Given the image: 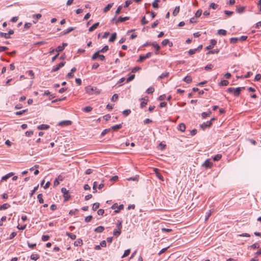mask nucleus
Segmentation results:
<instances>
[{
	"label": "nucleus",
	"mask_w": 261,
	"mask_h": 261,
	"mask_svg": "<svg viewBox=\"0 0 261 261\" xmlns=\"http://www.w3.org/2000/svg\"><path fill=\"white\" fill-rule=\"evenodd\" d=\"M152 55V53L151 52H149L145 55H140L139 59L138 60V62H142L145 59L150 58Z\"/></svg>",
	"instance_id": "obj_1"
},
{
	"label": "nucleus",
	"mask_w": 261,
	"mask_h": 261,
	"mask_svg": "<svg viewBox=\"0 0 261 261\" xmlns=\"http://www.w3.org/2000/svg\"><path fill=\"white\" fill-rule=\"evenodd\" d=\"M66 62H61L59 64H57L56 66L54 67V68L52 69L51 72H54L57 71L58 70L60 69L61 67H63Z\"/></svg>",
	"instance_id": "obj_2"
},
{
	"label": "nucleus",
	"mask_w": 261,
	"mask_h": 261,
	"mask_svg": "<svg viewBox=\"0 0 261 261\" xmlns=\"http://www.w3.org/2000/svg\"><path fill=\"white\" fill-rule=\"evenodd\" d=\"M96 90H97L96 87H91L90 86H88L85 88L86 93L89 94H92Z\"/></svg>",
	"instance_id": "obj_3"
},
{
	"label": "nucleus",
	"mask_w": 261,
	"mask_h": 261,
	"mask_svg": "<svg viewBox=\"0 0 261 261\" xmlns=\"http://www.w3.org/2000/svg\"><path fill=\"white\" fill-rule=\"evenodd\" d=\"M212 125V122H211V121H207V122L200 124V126L203 130H204L207 127H210Z\"/></svg>",
	"instance_id": "obj_4"
},
{
	"label": "nucleus",
	"mask_w": 261,
	"mask_h": 261,
	"mask_svg": "<svg viewBox=\"0 0 261 261\" xmlns=\"http://www.w3.org/2000/svg\"><path fill=\"white\" fill-rule=\"evenodd\" d=\"M72 123L71 121L70 120H64L60 122L58 124V125L61 126H65L71 125Z\"/></svg>",
	"instance_id": "obj_5"
},
{
	"label": "nucleus",
	"mask_w": 261,
	"mask_h": 261,
	"mask_svg": "<svg viewBox=\"0 0 261 261\" xmlns=\"http://www.w3.org/2000/svg\"><path fill=\"white\" fill-rule=\"evenodd\" d=\"M216 43H217V41L216 40L211 39L210 41V45L206 46L205 49H207V50H210V49H212L214 47V46L216 45Z\"/></svg>",
	"instance_id": "obj_6"
},
{
	"label": "nucleus",
	"mask_w": 261,
	"mask_h": 261,
	"mask_svg": "<svg viewBox=\"0 0 261 261\" xmlns=\"http://www.w3.org/2000/svg\"><path fill=\"white\" fill-rule=\"evenodd\" d=\"M148 201L146 203V206L150 208H153V203H155L154 198H152L151 199H149V198H147Z\"/></svg>",
	"instance_id": "obj_7"
},
{
	"label": "nucleus",
	"mask_w": 261,
	"mask_h": 261,
	"mask_svg": "<svg viewBox=\"0 0 261 261\" xmlns=\"http://www.w3.org/2000/svg\"><path fill=\"white\" fill-rule=\"evenodd\" d=\"M213 165V163L211 162L209 159H207L202 164V166L206 168H211Z\"/></svg>",
	"instance_id": "obj_8"
},
{
	"label": "nucleus",
	"mask_w": 261,
	"mask_h": 261,
	"mask_svg": "<svg viewBox=\"0 0 261 261\" xmlns=\"http://www.w3.org/2000/svg\"><path fill=\"white\" fill-rule=\"evenodd\" d=\"M74 29L75 28H73V27L68 28L67 30H64V31L62 32L61 33L60 35L61 36L65 35L70 33L72 31H73L74 30Z\"/></svg>",
	"instance_id": "obj_9"
},
{
	"label": "nucleus",
	"mask_w": 261,
	"mask_h": 261,
	"mask_svg": "<svg viewBox=\"0 0 261 261\" xmlns=\"http://www.w3.org/2000/svg\"><path fill=\"white\" fill-rule=\"evenodd\" d=\"M37 128L38 130H46L49 128V125L47 124H43L38 125Z\"/></svg>",
	"instance_id": "obj_10"
},
{
	"label": "nucleus",
	"mask_w": 261,
	"mask_h": 261,
	"mask_svg": "<svg viewBox=\"0 0 261 261\" xmlns=\"http://www.w3.org/2000/svg\"><path fill=\"white\" fill-rule=\"evenodd\" d=\"M42 15L41 14H34L33 15V18L34 19L33 20V23H36L38 21V20L40 19Z\"/></svg>",
	"instance_id": "obj_11"
},
{
	"label": "nucleus",
	"mask_w": 261,
	"mask_h": 261,
	"mask_svg": "<svg viewBox=\"0 0 261 261\" xmlns=\"http://www.w3.org/2000/svg\"><path fill=\"white\" fill-rule=\"evenodd\" d=\"M129 19V17H127V16H126V17H122L121 16H120L117 21H116V23H117L118 22H124L125 21H126L127 20H128Z\"/></svg>",
	"instance_id": "obj_12"
},
{
	"label": "nucleus",
	"mask_w": 261,
	"mask_h": 261,
	"mask_svg": "<svg viewBox=\"0 0 261 261\" xmlns=\"http://www.w3.org/2000/svg\"><path fill=\"white\" fill-rule=\"evenodd\" d=\"M99 24V22L95 23L91 27L89 28V31L90 32L93 31L94 30H95L98 27Z\"/></svg>",
	"instance_id": "obj_13"
},
{
	"label": "nucleus",
	"mask_w": 261,
	"mask_h": 261,
	"mask_svg": "<svg viewBox=\"0 0 261 261\" xmlns=\"http://www.w3.org/2000/svg\"><path fill=\"white\" fill-rule=\"evenodd\" d=\"M99 54H100V51L99 50H98L92 56L91 60L93 61H95V60H97V59L99 57V55H100Z\"/></svg>",
	"instance_id": "obj_14"
},
{
	"label": "nucleus",
	"mask_w": 261,
	"mask_h": 261,
	"mask_svg": "<svg viewBox=\"0 0 261 261\" xmlns=\"http://www.w3.org/2000/svg\"><path fill=\"white\" fill-rule=\"evenodd\" d=\"M178 130L181 132H184L186 129V125L184 123H181L178 125Z\"/></svg>",
	"instance_id": "obj_15"
},
{
	"label": "nucleus",
	"mask_w": 261,
	"mask_h": 261,
	"mask_svg": "<svg viewBox=\"0 0 261 261\" xmlns=\"http://www.w3.org/2000/svg\"><path fill=\"white\" fill-rule=\"evenodd\" d=\"M83 245V240L81 239H77L74 243L75 246H81Z\"/></svg>",
	"instance_id": "obj_16"
},
{
	"label": "nucleus",
	"mask_w": 261,
	"mask_h": 261,
	"mask_svg": "<svg viewBox=\"0 0 261 261\" xmlns=\"http://www.w3.org/2000/svg\"><path fill=\"white\" fill-rule=\"evenodd\" d=\"M213 211H214V210L211 209V210H210L207 212H206L205 213V221H206L208 219L209 217L211 216Z\"/></svg>",
	"instance_id": "obj_17"
},
{
	"label": "nucleus",
	"mask_w": 261,
	"mask_h": 261,
	"mask_svg": "<svg viewBox=\"0 0 261 261\" xmlns=\"http://www.w3.org/2000/svg\"><path fill=\"white\" fill-rule=\"evenodd\" d=\"M114 3H110L104 9H103V12L107 13L108 12L110 9L112 7Z\"/></svg>",
	"instance_id": "obj_18"
},
{
	"label": "nucleus",
	"mask_w": 261,
	"mask_h": 261,
	"mask_svg": "<svg viewBox=\"0 0 261 261\" xmlns=\"http://www.w3.org/2000/svg\"><path fill=\"white\" fill-rule=\"evenodd\" d=\"M66 235L67 236H68V237H69L72 240H75L76 238V236L75 234L70 233V232H66Z\"/></svg>",
	"instance_id": "obj_19"
},
{
	"label": "nucleus",
	"mask_w": 261,
	"mask_h": 261,
	"mask_svg": "<svg viewBox=\"0 0 261 261\" xmlns=\"http://www.w3.org/2000/svg\"><path fill=\"white\" fill-rule=\"evenodd\" d=\"M151 45L156 49L155 54H157L158 53V51L160 49V45L155 42H152L151 43Z\"/></svg>",
	"instance_id": "obj_20"
},
{
	"label": "nucleus",
	"mask_w": 261,
	"mask_h": 261,
	"mask_svg": "<svg viewBox=\"0 0 261 261\" xmlns=\"http://www.w3.org/2000/svg\"><path fill=\"white\" fill-rule=\"evenodd\" d=\"M162 44L164 46H166L168 44H169V46H172V42H170L169 39H164L162 42Z\"/></svg>",
	"instance_id": "obj_21"
},
{
	"label": "nucleus",
	"mask_w": 261,
	"mask_h": 261,
	"mask_svg": "<svg viewBox=\"0 0 261 261\" xmlns=\"http://www.w3.org/2000/svg\"><path fill=\"white\" fill-rule=\"evenodd\" d=\"M104 229L105 228L103 226H99L94 229V231H95L96 232L99 233L102 232L104 230Z\"/></svg>",
	"instance_id": "obj_22"
},
{
	"label": "nucleus",
	"mask_w": 261,
	"mask_h": 261,
	"mask_svg": "<svg viewBox=\"0 0 261 261\" xmlns=\"http://www.w3.org/2000/svg\"><path fill=\"white\" fill-rule=\"evenodd\" d=\"M240 93H241V91H240V88H237L236 89L234 88L233 95L234 96H236V97L239 96L240 94Z\"/></svg>",
	"instance_id": "obj_23"
},
{
	"label": "nucleus",
	"mask_w": 261,
	"mask_h": 261,
	"mask_svg": "<svg viewBox=\"0 0 261 261\" xmlns=\"http://www.w3.org/2000/svg\"><path fill=\"white\" fill-rule=\"evenodd\" d=\"M10 206V205L8 203H4L2 205H0V211L6 210Z\"/></svg>",
	"instance_id": "obj_24"
},
{
	"label": "nucleus",
	"mask_w": 261,
	"mask_h": 261,
	"mask_svg": "<svg viewBox=\"0 0 261 261\" xmlns=\"http://www.w3.org/2000/svg\"><path fill=\"white\" fill-rule=\"evenodd\" d=\"M116 37H117V34L116 33H114L112 34L111 36L110 37V38H109V42H114L116 39Z\"/></svg>",
	"instance_id": "obj_25"
},
{
	"label": "nucleus",
	"mask_w": 261,
	"mask_h": 261,
	"mask_svg": "<svg viewBox=\"0 0 261 261\" xmlns=\"http://www.w3.org/2000/svg\"><path fill=\"white\" fill-rule=\"evenodd\" d=\"M123 208H124L123 204H120L119 205H118L117 209L115 210L114 211V213L115 214L118 213H119L120 211L123 209Z\"/></svg>",
	"instance_id": "obj_26"
},
{
	"label": "nucleus",
	"mask_w": 261,
	"mask_h": 261,
	"mask_svg": "<svg viewBox=\"0 0 261 261\" xmlns=\"http://www.w3.org/2000/svg\"><path fill=\"white\" fill-rule=\"evenodd\" d=\"M122 127V124H116L112 126V129L115 131L117 130Z\"/></svg>",
	"instance_id": "obj_27"
},
{
	"label": "nucleus",
	"mask_w": 261,
	"mask_h": 261,
	"mask_svg": "<svg viewBox=\"0 0 261 261\" xmlns=\"http://www.w3.org/2000/svg\"><path fill=\"white\" fill-rule=\"evenodd\" d=\"M121 9H122V6H118V7L117 8V10H116V11L115 12V16L113 18V20H114L116 18V16L117 15H118L120 13V11H121Z\"/></svg>",
	"instance_id": "obj_28"
},
{
	"label": "nucleus",
	"mask_w": 261,
	"mask_h": 261,
	"mask_svg": "<svg viewBox=\"0 0 261 261\" xmlns=\"http://www.w3.org/2000/svg\"><path fill=\"white\" fill-rule=\"evenodd\" d=\"M184 81L186 82L187 83H190L192 82V77L191 76L187 75L184 79Z\"/></svg>",
	"instance_id": "obj_29"
},
{
	"label": "nucleus",
	"mask_w": 261,
	"mask_h": 261,
	"mask_svg": "<svg viewBox=\"0 0 261 261\" xmlns=\"http://www.w3.org/2000/svg\"><path fill=\"white\" fill-rule=\"evenodd\" d=\"M179 6H176L174 9L172 14L174 16H176L178 14V13H179Z\"/></svg>",
	"instance_id": "obj_30"
},
{
	"label": "nucleus",
	"mask_w": 261,
	"mask_h": 261,
	"mask_svg": "<svg viewBox=\"0 0 261 261\" xmlns=\"http://www.w3.org/2000/svg\"><path fill=\"white\" fill-rule=\"evenodd\" d=\"M219 49H215L213 50H209L207 53H206V54H218L219 52Z\"/></svg>",
	"instance_id": "obj_31"
},
{
	"label": "nucleus",
	"mask_w": 261,
	"mask_h": 261,
	"mask_svg": "<svg viewBox=\"0 0 261 261\" xmlns=\"http://www.w3.org/2000/svg\"><path fill=\"white\" fill-rule=\"evenodd\" d=\"M121 233V230L115 229L113 231V234H114V236H115L116 237H118L119 235H120Z\"/></svg>",
	"instance_id": "obj_32"
},
{
	"label": "nucleus",
	"mask_w": 261,
	"mask_h": 261,
	"mask_svg": "<svg viewBox=\"0 0 261 261\" xmlns=\"http://www.w3.org/2000/svg\"><path fill=\"white\" fill-rule=\"evenodd\" d=\"M160 2V0H154L152 3V7L154 8L157 9L159 8L158 3Z\"/></svg>",
	"instance_id": "obj_33"
},
{
	"label": "nucleus",
	"mask_w": 261,
	"mask_h": 261,
	"mask_svg": "<svg viewBox=\"0 0 261 261\" xmlns=\"http://www.w3.org/2000/svg\"><path fill=\"white\" fill-rule=\"evenodd\" d=\"M0 36L6 39L10 38V36H9L8 34L6 33L0 32Z\"/></svg>",
	"instance_id": "obj_34"
},
{
	"label": "nucleus",
	"mask_w": 261,
	"mask_h": 261,
	"mask_svg": "<svg viewBox=\"0 0 261 261\" xmlns=\"http://www.w3.org/2000/svg\"><path fill=\"white\" fill-rule=\"evenodd\" d=\"M39 258V255L37 254H33L31 256V259L34 260H37Z\"/></svg>",
	"instance_id": "obj_35"
},
{
	"label": "nucleus",
	"mask_w": 261,
	"mask_h": 261,
	"mask_svg": "<svg viewBox=\"0 0 261 261\" xmlns=\"http://www.w3.org/2000/svg\"><path fill=\"white\" fill-rule=\"evenodd\" d=\"M169 75L168 72H163L161 75L159 76V79H163L166 77H167Z\"/></svg>",
	"instance_id": "obj_36"
},
{
	"label": "nucleus",
	"mask_w": 261,
	"mask_h": 261,
	"mask_svg": "<svg viewBox=\"0 0 261 261\" xmlns=\"http://www.w3.org/2000/svg\"><path fill=\"white\" fill-rule=\"evenodd\" d=\"M218 34L220 35L225 36L226 35V31L223 29L219 30L218 31Z\"/></svg>",
	"instance_id": "obj_37"
},
{
	"label": "nucleus",
	"mask_w": 261,
	"mask_h": 261,
	"mask_svg": "<svg viewBox=\"0 0 261 261\" xmlns=\"http://www.w3.org/2000/svg\"><path fill=\"white\" fill-rule=\"evenodd\" d=\"M211 114V112L210 111L208 112H203L201 114V116L203 118H205L207 117H208Z\"/></svg>",
	"instance_id": "obj_38"
},
{
	"label": "nucleus",
	"mask_w": 261,
	"mask_h": 261,
	"mask_svg": "<svg viewBox=\"0 0 261 261\" xmlns=\"http://www.w3.org/2000/svg\"><path fill=\"white\" fill-rule=\"evenodd\" d=\"M229 82L227 80H222L220 83L219 85L223 86H226L228 85Z\"/></svg>",
	"instance_id": "obj_39"
},
{
	"label": "nucleus",
	"mask_w": 261,
	"mask_h": 261,
	"mask_svg": "<svg viewBox=\"0 0 261 261\" xmlns=\"http://www.w3.org/2000/svg\"><path fill=\"white\" fill-rule=\"evenodd\" d=\"M221 157H222L221 154H218L214 156V157L213 158V160L214 161H218L219 160H220L221 159Z\"/></svg>",
	"instance_id": "obj_40"
},
{
	"label": "nucleus",
	"mask_w": 261,
	"mask_h": 261,
	"mask_svg": "<svg viewBox=\"0 0 261 261\" xmlns=\"http://www.w3.org/2000/svg\"><path fill=\"white\" fill-rule=\"evenodd\" d=\"M138 179H139V176L138 175H136L134 177H129V178H127V180L138 181Z\"/></svg>",
	"instance_id": "obj_41"
},
{
	"label": "nucleus",
	"mask_w": 261,
	"mask_h": 261,
	"mask_svg": "<svg viewBox=\"0 0 261 261\" xmlns=\"http://www.w3.org/2000/svg\"><path fill=\"white\" fill-rule=\"evenodd\" d=\"M214 67V65L212 64H208L204 67L205 70H211Z\"/></svg>",
	"instance_id": "obj_42"
},
{
	"label": "nucleus",
	"mask_w": 261,
	"mask_h": 261,
	"mask_svg": "<svg viewBox=\"0 0 261 261\" xmlns=\"http://www.w3.org/2000/svg\"><path fill=\"white\" fill-rule=\"evenodd\" d=\"M109 50V46L108 45H105L102 49L99 50L100 53H104Z\"/></svg>",
	"instance_id": "obj_43"
},
{
	"label": "nucleus",
	"mask_w": 261,
	"mask_h": 261,
	"mask_svg": "<svg viewBox=\"0 0 261 261\" xmlns=\"http://www.w3.org/2000/svg\"><path fill=\"white\" fill-rule=\"evenodd\" d=\"M130 113H131V111H130V110H129V109H127V110H124V111H123L122 112V114H123V115H124V116H127L129 115L130 114Z\"/></svg>",
	"instance_id": "obj_44"
},
{
	"label": "nucleus",
	"mask_w": 261,
	"mask_h": 261,
	"mask_svg": "<svg viewBox=\"0 0 261 261\" xmlns=\"http://www.w3.org/2000/svg\"><path fill=\"white\" fill-rule=\"evenodd\" d=\"M244 9L245 8L244 7H237V12L239 13H241L244 12Z\"/></svg>",
	"instance_id": "obj_45"
},
{
	"label": "nucleus",
	"mask_w": 261,
	"mask_h": 261,
	"mask_svg": "<svg viewBox=\"0 0 261 261\" xmlns=\"http://www.w3.org/2000/svg\"><path fill=\"white\" fill-rule=\"evenodd\" d=\"M93 219V217L91 215H89L88 216H87L85 218V221L87 223L88 222H90L92 219Z\"/></svg>",
	"instance_id": "obj_46"
},
{
	"label": "nucleus",
	"mask_w": 261,
	"mask_h": 261,
	"mask_svg": "<svg viewBox=\"0 0 261 261\" xmlns=\"http://www.w3.org/2000/svg\"><path fill=\"white\" fill-rule=\"evenodd\" d=\"M92 110V108L90 106L86 107L84 108L83 109V111H84L85 112H89Z\"/></svg>",
	"instance_id": "obj_47"
},
{
	"label": "nucleus",
	"mask_w": 261,
	"mask_h": 261,
	"mask_svg": "<svg viewBox=\"0 0 261 261\" xmlns=\"http://www.w3.org/2000/svg\"><path fill=\"white\" fill-rule=\"evenodd\" d=\"M218 7V5L214 3H212L210 5V8L216 9Z\"/></svg>",
	"instance_id": "obj_48"
},
{
	"label": "nucleus",
	"mask_w": 261,
	"mask_h": 261,
	"mask_svg": "<svg viewBox=\"0 0 261 261\" xmlns=\"http://www.w3.org/2000/svg\"><path fill=\"white\" fill-rule=\"evenodd\" d=\"M202 12V11L201 9L198 10L195 13V17H199L201 15Z\"/></svg>",
	"instance_id": "obj_49"
},
{
	"label": "nucleus",
	"mask_w": 261,
	"mask_h": 261,
	"mask_svg": "<svg viewBox=\"0 0 261 261\" xmlns=\"http://www.w3.org/2000/svg\"><path fill=\"white\" fill-rule=\"evenodd\" d=\"M27 111H28V109L23 110L22 111L16 112L15 113V114H16V115H21L23 114H24V113H25L26 112H27Z\"/></svg>",
	"instance_id": "obj_50"
},
{
	"label": "nucleus",
	"mask_w": 261,
	"mask_h": 261,
	"mask_svg": "<svg viewBox=\"0 0 261 261\" xmlns=\"http://www.w3.org/2000/svg\"><path fill=\"white\" fill-rule=\"evenodd\" d=\"M130 252V250L129 249L125 250L122 257H124L128 256Z\"/></svg>",
	"instance_id": "obj_51"
},
{
	"label": "nucleus",
	"mask_w": 261,
	"mask_h": 261,
	"mask_svg": "<svg viewBox=\"0 0 261 261\" xmlns=\"http://www.w3.org/2000/svg\"><path fill=\"white\" fill-rule=\"evenodd\" d=\"M28 245L31 249H34L36 246V243H30L29 242H27Z\"/></svg>",
	"instance_id": "obj_52"
},
{
	"label": "nucleus",
	"mask_w": 261,
	"mask_h": 261,
	"mask_svg": "<svg viewBox=\"0 0 261 261\" xmlns=\"http://www.w3.org/2000/svg\"><path fill=\"white\" fill-rule=\"evenodd\" d=\"M118 94H115L112 96V97L111 98V100L113 101H116L118 100Z\"/></svg>",
	"instance_id": "obj_53"
},
{
	"label": "nucleus",
	"mask_w": 261,
	"mask_h": 261,
	"mask_svg": "<svg viewBox=\"0 0 261 261\" xmlns=\"http://www.w3.org/2000/svg\"><path fill=\"white\" fill-rule=\"evenodd\" d=\"M135 74H132L130 75L127 79H126V82L128 83L132 80H133L135 78Z\"/></svg>",
	"instance_id": "obj_54"
},
{
	"label": "nucleus",
	"mask_w": 261,
	"mask_h": 261,
	"mask_svg": "<svg viewBox=\"0 0 261 261\" xmlns=\"http://www.w3.org/2000/svg\"><path fill=\"white\" fill-rule=\"evenodd\" d=\"M116 226L118 229L121 230L122 225V221H118V223L116 224Z\"/></svg>",
	"instance_id": "obj_55"
},
{
	"label": "nucleus",
	"mask_w": 261,
	"mask_h": 261,
	"mask_svg": "<svg viewBox=\"0 0 261 261\" xmlns=\"http://www.w3.org/2000/svg\"><path fill=\"white\" fill-rule=\"evenodd\" d=\"M259 246L258 243H254L250 246V247L252 249L259 248Z\"/></svg>",
	"instance_id": "obj_56"
},
{
	"label": "nucleus",
	"mask_w": 261,
	"mask_h": 261,
	"mask_svg": "<svg viewBox=\"0 0 261 261\" xmlns=\"http://www.w3.org/2000/svg\"><path fill=\"white\" fill-rule=\"evenodd\" d=\"M49 239L48 235H43L42 237V240L44 242L47 241Z\"/></svg>",
	"instance_id": "obj_57"
},
{
	"label": "nucleus",
	"mask_w": 261,
	"mask_h": 261,
	"mask_svg": "<svg viewBox=\"0 0 261 261\" xmlns=\"http://www.w3.org/2000/svg\"><path fill=\"white\" fill-rule=\"evenodd\" d=\"M196 51H197V49H195V48L190 49L188 51V54L190 56H191V55L195 54Z\"/></svg>",
	"instance_id": "obj_58"
},
{
	"label": "nucleus",
	"mask_w": 261,
	"mask_h": 261,
	"mask_svg": "<svg viewBox=\"0 0 261 261\" xmlns=\"http://www.w3.org/2000/svg\"><path fill=\"white\" fill-rule=\"evenodd\" d=\"M154 91V89L153 87H149L146 90V93L148 94L152 93Z\"/></svg>",
	"instance_id": "obj_59"
},
{
	"label": "nucleus",
	"mask_w": 261,
	"mask_h": 261,
	"mask_svg": "<svg viewBox=\"0 0 261 261\" xmlns=\"http://www.w3.org/2000/svg\"><path fill=\"white\" fill-rule=\"evenodd\" d=\"M99 206V203H94L93 204V207H92V208H93V211H95L96 210Z\"/></svg>",
	"instance_id": "obj_60"
},
{
	"label": "nucleus",
	"mask_w": 261,
	"mask_h": 261,
	"mask_svg": "<svg viewBox=\"0 0 261 261\" xmlns=\"http://www.w3.org/2000/svg\"><path fill=\"white\" fill-rule=\"evenodd\" d=\"M142 25H144L148 23V21L146 20L145 16H144L141 21Z\"/></svg>",
	"instance_id": "obj_61"
},
{
	"label": "nucleus",
	"mask_w": 261,
	"mask_h": 261,
	"mask_svg": "<svg viewBox=\"0 0 261 261\" xmlns=\"http://www.w3.org/2000/svg\"><path fill=\"white\" fill-rule=\"evenodd\" d=\"M64 49V47H62V46H59L56 48V51L59 53L61 52Z\"/></svg>",
	"instance_id": "obj_62"
},
{
	"label": "nucleus",
	"mask_w": 261,
	"mask_h": 261,
	"mask_svg": "<svg viewBox=\"0 0 261 261\" xmlns=\"http://www.w3.org/2000/svg\"><path fill=\"white\" fill-rule=\"evenodd\" d=\"M110 130V128L105 129H104L101 133V136H104L105 135H106L108 132H109Z\"/></svg>",
	"instance_id": "obj_63"
},
{
	"label": "nucleus",
	"mask_w": 261,
	"mask_h": 261,
	"mask_svg": "<svg viewBox=\"0 0 261 261\" xmlns=\"http://www.w3.org/2000/svg\"><path fill=\"white\" fill-rule=\"evenodd\" d=\"M261 79V74H257L254 77V81H258Z\"/></svg>",
	"instance_id": "obj_64"
}]
</instances>
